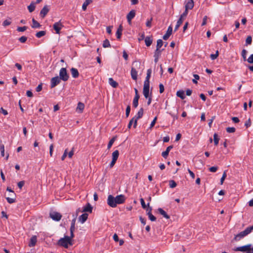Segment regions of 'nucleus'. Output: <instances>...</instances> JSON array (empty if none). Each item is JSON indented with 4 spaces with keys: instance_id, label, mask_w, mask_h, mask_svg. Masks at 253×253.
I'll return each mask as SVG.
<instances>
[{
    "instance_id": "obj_1",
    "label": "nucleus",
    "mask_w": 253,
    "mask_h": 253,
    "mask_svg": "<svg viewBox=\"0 0 253 253\" xmlns=\"http://www.w3.org/2000/svg\"><path fill=\"white\" fill-rule=\"evenodd\" d=\"M63 80V68H61L60 70L59 77L58 76L53 77L51 80V88H53L57 84H58L61 80Z\"/></svg>"
},
{
    "instance_id": "obj_2",
    "label": "nucleus",
    "mask_w": 253,
    "mask_h": 253,
    "mask_svg": "<svg viewBox=\"0 0 253 253\" xmlns=\"http://www.w3.org/2000/svg\"><path fill=\"white\" fill-rule=\"evenodd\" d=\"M141 63L138 61H133L132 63V66L131 69V77L132 79L134 80H136L137 79V71H136V68H139L140 66Z\"/></svg>"
},
{
    "instance_id": "obj_3",
    "label": "nucleus",
    "mask_w": 253,
    "mask_h": 253,
    "mask_svg": "<svg viewBox=\"0 0 253 253\" xmlns=\"http://www.w3.org/2000/svg\"><path fill=\"white\" fill-rule=\"evenodd\" d=\"M236 252H243L246 253H253L252 252V245L248 244L243 246L239 247L234 249Z\"/></svg>"
},
{
    "instance_id": "obj_4",
    "label": "nucleus",
    "mask_w": 253,
    "mask_h": 253,
    "mask_svg": "<svg viewBox=\"0 0 253 253\" xmlns=\"http://www.w3.org/2000/svg\"><path fill=\"white\" fill-rule=\"evenodd\" d=\"M252 232L248 228V227L246 228V229L238 234L236 235L234 238V240L237 241L240 240L241 239L243 238L245 236H247L248 234L251 233Z\"/></svg>"
},
{
    "instance_id": "obj_5",
    "label": "nucleus",
    "mask_w": 253,
    "mask_h": 253,
    "mask_svg": "<svg viewBox=\"0 0 253 253\" xmlns=\"http://www.w3.org/2000/svg\"><path fill=\"white\" fill-rule=\"evenodd\" d=\"M74 237V233H73V236H72L71 232H70V236L64 235V248H67L69 245H73L72 239Z\"/></svg>"
},
{
    "instance_id": "obj_6",
    "label": "nucleus",
    "mask_w": 253,
    "mask_h": 253,
    "mask_svg": "<svg viewBox=\"0 0 253 253\" xmlns=\"http://www.w3.org/2000/svg\"><path fill=\"white\" fill-rule=\"evenodd\" d=\"M107 204L112 208H115L117 206L115 197L112 195H109L108 196Z\"/></svg>"
},
{
    "instance_id": "obj_7",
    "label": "nucleus",
    "mask_w": 253,
    "mask_h": 253,
    "mask_svg": "<svg viewBox=\"0 0 253 253\" xmlns=\"http://www.w3.org/2000/svg\"><path fill=\"white\" fill-rule=\"evenodd\" d=\"M143 112H144V109L143 108H141L138 111V113H137V115L133 117V118L135 119V122L133 125V127L135 128H136L137 126V120L139 119H140L142 117L143 115Z\"/></svg>"
},
{
    "instance_id": "obj_8",
    "label": "nucleus",
    "mask_w": 253,
    "mask_h": 253,
    "mask_svg": "<svg viewBox=\"0 0 253 253\" xmlns=\"http://www.w3.org/2000/svg\"><path fill=\"white\" fill-rule=\"evenodd\" d=\"M49 216L53 220L55 221L60 220L62 217V215L60 213L56 211L50 212Z\"/></svg>"
},
{
    "instance_id": "obj_9",
    "label": "nucleus",
    "mask_w": 253,
    "mask_h": 253,
    "mask_svg": "<svg viewBox=\"0 0 253 253\" xmlns=\"http://www.w3.org/2000/svg\"><path fill=\"white\" fill-rule=\"evenodd\" d=\"M115 199L116 200V203H117V205L123 204L126 201V197L125 195L122 194L117 196L115 197Z\"/></svg>"
},
{
    "instance_id": "obj_10",
    "label": "nucleus",
    "mask_w": 253,
    "mask_h": 253,
    "mask_svg": "<svg viewBox=\"0 0 253 253\" xmlns=\"http://www.w3.org/2000/svg\"><path fill=\"white\" fill-rule=\"evenodd\" d=\"M150 84H144L143 93L146 98L149 97Z\"/></svg>"
},
{
    "instance_id": "obj_11",
    "label": "nucleus",
    "mask_w": 253,
    "mask_h": 253,
    "mask_svg": "<svg viewBox=\"0 0 253 253\" xmlns=\"http://www.w3.org/2000/svg\"><path fill=\"white\" fill-rule=\"evenodd\" d=\"M172 32V27L170 25L168 27L167 31L166 32V33L164 35L163 39L164 40H167L169 38L170 36L171 35Z\"/></svg>"
},
{
    "instance_id": "obj_12",
    "label": "nucleus",
    "mask_w": 253,
    "mask_h": 253,
    "mask_svg": "<svg viewBox=\"0 0 253 253\" xmlns=\"http://www.w3.org/2000/svg\"><path fill=\"white\" fill-rule=\"evenodd\" d=\"M53 29L56 31V34H59L60 31L62 28V23L61 21L58 22H56L53 25Z\"/></svg>"
},
{
    "instance_id": "obj_13",
    "label": "nucleus",
    "mask_w": 253,
    "mask_h": 253,
    "mask_svg": "<svg viewBox=\"0 0 253 253\" xmlns=\"http://www.w3.org/2000/svg\"><path fill=\"white\" fill-rule=\"evenodd\" d=\"M49 10L47 5H44L40 12V15L42 18H44Z\"/></svg>"
},
{
    "instance_id": "obj_14",
    "label": "nucleus",
    "mask_w": 253,
    "mask_h": 253,
    "mask_svg": "<svg viewBox=\"0 0 253 253\" xmlns=\"http://www.w3.org/2000/svg\"><path fill=\"white\" fill-rule=\"evenodd\" d=\"M135 11L134 10H131L130 12L127 14L126 16V18L127 21L129 23L131 22V20L135 17Z\"/></svg>"
},
{
    "instance_id": "obj_15",
    "label": "nucleus",
    "mask_w": 253,
    "mask_h": 253,
    "mask_svg": "<svg viewBox=\"0 0 253 253\" xmlns=\"http://www.w3.org/2000/svg\"><path fill=\"white\" fill-rule=\"evenodd\" d=\"M37 242V237L36 235L33 236L30 240L28 246L30 247H33L35 246Z\"/></svg>"
},
{
    "instance_id": "obj_16",
    "label": "nucleus",
    "mask_w": 253,
    "mask_h": 253,
    "mask_svg": "<svg viewBox=\"0 0 253 253\" xmlns=\"http://www.w3.org/2000/svg\"><path fill=\"white\" fill-rule=\"evenodd\" d=\"M194 1L193 0H189L185 5V8L186 10L192 9L194 7Z\"/></svg>"
},
{
    "instance_id": "obj_17",
    "label": "nucleus",
    "mask_w": 253,
    "mask_h": 253,
    "mask_svg": "<svg viewBox=\"0 0 253 253\" xmlns=\"http://www.w3.org/2000/svg\"><path fill=\"white\" fill-rule=\"evenodd\" d=\"M92 207L91 205L89 203H87L86 205L83 208V212H89L90 213L92 212Z\"/></svg>"
},
{
    "instance_id": "obj_18",
    "label": "nucleus",
    "mask_w": 253,
    "mask_h": 253,
    "mask_svg": "<svg viewBox=\"0 0 253 253\" xmlns=\"http://www.w3.org/2000/svg\"><path fill=\"white\" fill-rule=\"evenodd\" d=\"M173 148V146L172 145H170L169 146H168L167 149H166V150L165 151H164L162 152V156L164 158H167V157L169 155V151H170V150Z\"/></svg>"
},
{
    "instance_id": "obj_19",
    "label": "nucleus",
    "mask_w": 253,
    "mask_h": 253,
    "mask_svg": "<svg viewBox=\"0 0 253 253\" xmlns=\"http://www.w3.org/2000/svg\"><path fill=\"white\" fill-rule=\"evenodd\" d=\"M88 218V214L86 213H84L80 215L79 217V220L82 223H84Z\"/></svg>"
},
{
    "instance_id": "obj_20",
    "label": "nucleus",
    "mask_w": 253,
    "mask_h": 253,
    "mask_svg": "<svg viewBox=\"0 0 253 253\" xmlns=\"http://www.w3.org/2000/svg\"><path fill=\"white\" fill-rule=\"evenodd\" d=\"M76 218H74L71 221V226L70 228V232L71 233L72 236H73V233L75 229V223H76Z\"/></svg>"
},
{
    "instance_id": "obj_21",
    "label": "nucleus",
    "mask_w": 253,
    "mask_h": 253,
    "mask_svg": "<svg viewBox=\"0 0 253 253\" xmlns=\"http://www.w3.org/2000/svg\"><path fill=\"white\" fill-rule=\"evenodd\" d=\"M84 108V105L83 103L79 102L78 104L77 107L76 108V111L79 113H82Z\"/></svg>"
},
{
    "instance_id": "obj_22",
    "label": "nucleus",
    "mask_w": 253,
    "mask_h": 253,
    "mask_svg": "<svg viewBox=\"0 0 253 253\" xmlns=\"http://www.w3.org/2000/svg\"><path fill=\"white\" fill-rule=\"evenodd\" d=\"M122 31H123V26L122 25H120L116 32V36L117 38L118 39H120L121 37L122 34Z\"/></svg>"
},
{
    "instance_id": "obj_23",
    "label": "nucleus",
    "mask_w": 253,
    "mask_h": 253,
    "mask_svg": "<svg viewBox=\"0 0 253 253\" xmlns=\"http://www.w3.org/2000/svg\"><path fill=\"white\" fill-rule=\"evenodd\" d=\"M72 76L74 78H77L79 76V73L78 70L74 68H72L71 69Z\"/></svg>"
},
{
    "instance_id": "obj_24",
    "label": "nucleus",
    "mask_w": 253,
    "mask_h": 253,
    "mask_svg": "<svg viewBox=\"0 0 253 253\" xmlns=\"http://www.w3.org/2000/svg\"><path fill=\"white\" fill-rule=\"evenodd\" d=\"M73 155H74V148H72V150L69 153H68L67 149H66L64 150V158L67 156H68L69 158H71L72 157Z\"/></svg>"
},
{
    "instance_id": "obj_25",
    "label": "nucleus",
    "mask_w": 253,
    "mask_h": 253,
    "mask_svg": "<svg viewBox=\"0 0 253 253\" xmlns=\"http://www.w3.org/2000/svg\"><path fill=\"white\" fill-rule=\"evenodd\" d=\"M153 42V40L151 37L147 36L145 38V43L147 46H150Z\"/></svg>"
},
{
    "instance_id": "obj_26",
    "label": "nucleus",
    "mask_w": 253,
    "mask_h": 253,
    "mask_svg": "<svg viewBox=\"0 0 253 253\" xmlns=\"http://www.w3.org/2000/svg\"><path fill=\"white\" fill-rule=\"evenodd\" d=\"M159 212L164 217L167 219H169L170 218L169 216L167 213V212L162 208H159L158 209Z\"/></svg>"
},
{
    "instance_id": "obj_27",
    "label": "nucleus",
    "mask_w": 253,
    "mask_h": 253,
    "mask_svg": "<svg viewBox=\"0 0 253 253\" xmlns=\"http://www.w3.org/2000/svg\"><path fill=\"white\" fill-rule=\"evenodd\" d=\"M41 26V25L34 18L32 19V27L33 28H39Z\"/></svg>"
},
{
    "instance_id": "obj_28",
    "label": "nucleus",
    "mask_w": 253,
    "mask_h": 253,
    "mask_svg": "<svg viewBox=\"0 0 253 253\" xmlns=\"http://www.w3.org/2000/svg\"><path fill=\"white\" fill-rule=\"evenodd\" d=\"M152 208H150V211H149L148 212H147V215H148V217H149V219L152 221H154L156 220V218L155 216H154L151 211H152Z\"/></svg>"
},
{
    "instance_id": "obj_29",
    "label": "nucleus",
    "mask_w": 253,
    "mask_h": 253,
    "mask_svg": "<svg viewBox=\"0 0 253 253\" xmlns=\"http://www.w3.org/2000/svg\"><path fill=\"white\" fill-rule=\"evenodd\" d=\"M109 84L113 87L116 88L118 86V84L113 78H110L109 79Z\"/></svg>"
},
{
    "instance_id": "obj_30",
    "label": "nucleus",
    "mask_w": 253,
    "mask_h": 253,
    "mask_svg": "<svg viewBox=\"0 0 253 253\" xmlns=\"http://www.w3.org/2000/svg\"><path fill=\"white\" fill-rule=\"evenodd\" d=\"M92 0H85L82 5V9L83 10L86 9L87 6L92 2Z\"/></svg>"
},
{
    "instance_id": "obj_31",
    "label": "nucleus",
    "mask_w": 253,
    "mask_h": 253,
    "mask_svg": "<svg viewBox=\"0 0 253 253\" xmlns=\"http://www.w3.org/2000/svg\"><path fill=\"white\" fill-rule=\"evenodd\" d=\"M176 95L182 99H184L185 98L184 92L181 90L177 91Z\"/></svg>"
},
{
    "instance_id": "obj_32",
    "label": "nucleus",
    "mask_w": 253,
    "mask_h": 253,
    "mask_svg": "<svg viewBox=\"0 0 253 253\" xmlns=\"http://www.w3.org/2000/svg\"><path fill=\"white\" fill-rule=\"evenodd\" d=\"M219 140V138H218V134L215 133L213 134V141L214 145L217 146L218 145Z\"/></svg>"
},
{
    "instance_id": "obj_33",
    "label": "nucleus",
    "mask_w": 253,
    "mask_h": 253,
    "mask_svg": "<svg viewBox=\"0 0 253 253\" xmlns=\"http://www.w3.org/2000/svg\"><path fill=\"white\" fill-rule=\"evenodd\" d=\"M183 20L181 19V18H179V19L178 20L177 22V23H176V25L175 27V28H174V31H176L178 30V29L179 28V27L181 26V25L182 24V23H183Z\"/></svg>"
},
{
    "instance_id": "obj_34",
    "label": "nucleus",
    "mask_w": 253,
    "mask_h": 253,
    "mask_svg": "<svg viewBox=\"0 0 253 253\" xmlns=\"http://www.w3.org/2000/svg\"><path fill=\"white\" fill-rule=\"evenodd\" d=\"M46 34V32L45 31H41L37 32L36 34V37L38 38H40L42 36H45Z\"/></svg>"
},
{
    "instance_id": "obj_35",
    "label": "nucleus",
    "mask_w": 253,
    "mask_h": 253,
    "mask_svg": "<svg viewBox=\"0 0 253 253\" xmlns=\"http://www.w3.org/2000/svg\"><path fill=\"white\" fill-rule=\"evenodd\" d=\"M119 156V152L118 150H115L112 153V159L117 160Z\"/></svg>"
},
{
    "instance_id": "obj_36",
    "label": "nucleus",
    "mask_w": 253,
    "mask_h": 253,
    "mask_svg": "<svg viewBox=\"0 0 253 253\" xmlns=\"http://www.w3.org/2000/svg\"><path fill=\"white\" fill-rule=\"evenodd\" d=\"M28 9L30 12L34 11L35 9V3L33 2H31V4L28 6Z\"/></svg>"
},
{
    "instance_id": "obj_37",
    "label": "nucleus",
    "mask_w": 253,
    "mask_h": 253,
    "mask_svg": "<svg viewBox=\"0 0 253 253\" xmlns=\"http://www.w3.org/2000/svg\"><path fill=\"white\" fill-rule=\"evenodd\" d=\"M164 49H162V50L156 49L154 52V57H159L161 54V52L163 51Z\"/></svg>"
},
{
    "instance_id": "obj_38",
    "label": "nucleus",
    "mask_w": 253,
    "mask_h": 253,
    "mask_svg": "<svg viewBox=\"0 0 253 253\" xmlns=\"http://www.w3.org/2000/svg\"><path fill=\"white\" fill-rule=\"evenodd\" d=\"M163 44V42L161 39H159L157 42L156 49H160Z\"/></svg>"
},
{
    "instance_id": "obj_39",
    "label": "nucleus",
    "mask_w": 253,
    "mask_h": 253,
    "mask_svg": "<svg viewBox=\"0 0 253 253\" xmlns=\"http://www.w3.org/2000/svg\"><path fill=\"white\" fill-rule=\"evenodd\" d=\"M116 140V137H113L109 142L107 146V148L109 149L112 146L113 144L114 143V141Z\"/></svg>"
},
{
    "instance_id": "obj_40",
    "label": "nucleus",
    "mask_w": 253,
    "mask_h": 253,
    "mask_svg": "<svg viewBox=\"0 0 253 253\" xmlns=\"http://www.w3.org/2000/svg\"><path fill=\"white\" fill-rule=\"evenodd\" d=\"M247 53V51L246 49H244L242 50L241 55L243 58L244 61H246L247 59V57H246Z\"/></svg>"
},
{
    "instance_id": "obj_41",
    "label": "nucleus",
    "mask_w": 253,
    "mask_h": 253,
    "mask_svg": "<svg viewBox=\"0 0 253 253\" xmlns=\"http://www.w3.org/2000/svg\"><path fill=\"white\" fill-rule=\"evenodd\" d=\"M169 185L170 188H173L176 186L177 184L174 180H170L169 181Z\"/></svg>"
},
{
    "instance_id": "obj_42",
    "label": "nucleus",
    "mask_w": 253,
    "mask_h": 253,
    "mask_svg": "<svg viewBox=\"0 0 253 253\" xmlns=\"http://www.w3.org/2000/svg\"><path fill=\"white\" fill-rule=\"evenodd\" d=\"M103 46L104 48L109 47L110 46V42L108 40L106 39L105 41H104L103 43Z\"/></svg>"
},
{
    "instance_id": "obj_43",
    "label": "nucleus",
    "mask_w": 253,
    "mask_h": 253,
    "mask_svg": "<svg viewBox=\"0 0 253 253\" xmlns=\"http://www.w3.org/2000/svg\"><path fill=\"white\" fill-rule=\"evenodd\" d=\"M252 42V38L251 36L247 37L246 40V45L251 44Z\"/></svg>"
},
{
    "instance_id": "obj_44",
    "label": "nucleus",
    "mask_w": 253,
    "mask_h": 253,
    "mask_svg": "<svg viewBox=\"0 0 253 253\" xmlns=\"http://www.w3.org/2000/svg\"><path fill=\"white\" fill-rule=\"evenodd\" d=\"M0 151L1 152V156L3 157L4 156V145L3 144H0Z\"/></svg>"
},
{
    "instance_id": "obj_45",
    "label": "nucleus",
    "mask_w": 253,
    "mask_h": 253,
    "mask_svg": "<svg viewBox=\"0 0 253 253\" xmlns=\"http://www.w3.org/2000/svg\"><path fill=\"white\" fill-rule=\"evenodd\" d=\"M138 100H139V99H137L136 98H133V103H132L133 107H134V108L137 107V106L138 105Z\"/></svg>"
},
{
    "instance_id": "obj_46",
    "label": "nucleus",
    "mask_w": 253,
    "mask_h": 253,
    "mask_svg": "<svg viewBox=\"0 0 253 253\" xmlns=\"http://www.w3.org/2000/svg\"><path fill=\"white\" fill-rule=\"evenodd\" d=\"M218 55H219L218 51L217 50L215 54H211L210 57L212 60H214L216 58H217V57L218 56Z\"/></svg>"
},
{
    "instance_id": "obj_47",
    "label": "nucleus",
    "mask_w": 253,
    "mask_h": 253,
    "mask_svg": "<svg viewBox=\"0 0 253 253\" xmlns=\"http://www.w3.org/2000/svg\"><path fill=\"white\" fill-rule=\"evenodd\" d=\"M226 131L228 133H233L235 131L236 129L234 127H228L226 128Z\"/></svg>"
},
{
    "instance_id": "obj_48",
    "label": "nucleus",
    "mask_w": 253,
    "mask_h": 253,
    "mask_svg": "<svg viewBox=\"0 0 253 253\" xmlns=\"http://www.w3.org/2000/svg\"><path fill=\"white\" fill-rule=\"evenodd\" d=\"M27 29V27L23 26V27H18L17 29V31L19 32H22L25 31Z\"/></svg>"
},
{
    "instance_id": "obj_49",
    "label": "nucleus",
    "mask_w": 253,
    "mask_h": 253,
    "mask_svg": "<svg viewBox=\"0 0 253 253\" xmlns=\"http://www.w3.org/2000/svg\"><path fill=\"white\" fill-rule=\"evenodd\" d=\"M188 14V10L185 9L184 12L180 15V18L184 19Z\"/></svg>"
},
{
    "instance_id": "obj_50",
    "label": "nucleus",
    "mask_w": 253,
    "mask_h": 253,
    "mask_svg": "<svg viewBox=\"0 0 253 253\" xmlns=\"http://www.w3.org/2000/svg\"><path fill=\"white\" fill-rule=\"evenodd\" d=\"M134 122H135V119H134L133 118H132L130 120V121H129V123H128V124L127 128H128V129H130V128H131V126H132V124H133V123L134 124Z\"/></svg>"
},
{
    "instance_id": "obj_51",
    "label": "nucleus",
    "mask_w": 253,
    "mask_h": 253,
    "mask_svg": "<svg viewBox=\"0 0 253 253\" xmlns=\"http://www.w3.org/2000/svg\"><path fill=\"white\" fill-rule=\"evenodd\" d=\"M130 112V106L129 105H128L126 107V117H128L129 116Z\"/></svg>"
},
{
    "instance_id": "obj_52",
    "label": "nucleus",
    "mask_w": 253,
    "mask_h": 253,
    "mask_svg": "<svg viewBox=\"0 0 253 253\" xmlns=\"http://www.w3.org/2000/svg\"><path fill=\"white\" fill-rule=\"evenodd\" d=\"M27 40V38L25 36H22L19 39V41L21 43H24Z\"/></svg>"
},
{
    "instance_id": "obj_53",
    "label": "nucleus",
    "mask_w": 253,
    "mask_h": 253,
    "mask_svg": "<svg viewBox=\"0 0 253 253\" xmlns=\"http://www.w3.org/2000/svg\"><path fill=\"white\" fill-rule=\"evenodd\" d=\"M246 61L249 63L253 64V54H251Z\"/></svg>"
},
{
    "instance_id": "obj_54",
    "label": "nucleus",
    "mask_w": 253,
    "mask_h": 253,
    "mask_svg": "<svg viewBox=\"0 0 253 253\" xmlns=\"http://www.w3.org/2000/svg\"><path fill=\"white\" fill-rule=\"evenodd\" d=\"M152 19L153 18L151 17L150 19H148L147 20L146 23V25L147 27H151V23H152Z\"/></svg>"
},
{
    "instance_id": "obj_55",
    "label": "nucleus",
    "mask_w": 253,
    "mask_h": 253,
    "mask_svg": "<svg viewBox=\"0 0 253 253\" xmlns=\"http://www.w3.org/2000/svg\"><path fill=\"white\" fill-rule=\"evenodd\" d=\"M150 77H151V75L147 74L144 84H150L149 80H150Z\"/></svg>"
},
{
    "instance_id": "obj_56",
    "label": "nucleus",
    "mask_w": 253,
    "mask_h": 253,
    "mask_svg": "<svg viewBox=\"0 0 253 253\" xmlns=\"http://www.w3.org/2000/svg\"><path fill=\"white\" fill-rule=\"evenodd\" d=\"M7 202L9 204H12L15 202V199L11 198L9 197L6 198Z\"/></svg>"
},
{
    "instance_id": "obj_57",
    "label": "nucleus",
    "mask_w": 253,
    "mask_h": 253,
    "mask_svg": "<svg viewBox=\"0 0 253 253\" xmlns=\"http://www.w3.org/2000/svg\"><path fill=\"white\" fill-rule=\"evenodd\" d=\"M140 201V203H141V206H142V208L144 209H145L147 207V206L146 205V204L145 203L144 199L143 198H141Z\"/></svg>"
},
{
    "instance_id": "obj_58",
    "label": "nucleus",
    "mask_w": 253,
    "mask_h": 253,
    "mask_svg": "<svg viewBox=\"0 0 253 253\" xmlns=\"http://www.w3.org/2000/svg\"><path fill=\"white\" fill-rule=\"evenodd\" d=\"M226 171H224L223 173V175H222V176L221 177V179H220V183L221 184H222L223 183V181L225 179V178H226Z\"/></svg>"
},
{
    "instance_id": "obj_59",
    "label": "nucleus",
    "mask_w": 253,
    "mask_h": 253,
    "mask_svg": "<svg viewBox=\"0 0 253 253\" xmlns=\"http://www.w3.org/2000/svg\"><path fill=\"white\" fill-rule=\"evenodd\" d=\"M11 22L8 20H5L3 21L2 23V25L4 27H6L7 26H8L10 25Z\"/></svg>"
},
{
    "instance_id": "obj_60",
    "label": "nucleus",
    "mask_w": 253,
    "mask_h": 253,
    "mask_svg": "<svg viewBox=\"0 0 253 253\" xmlns=\"http://www.w3.org/2000/svg\"><path fill=\"white\" fill-rule=\"evenodd\" d=\"M217 169H218V167H211L209 168V170L211 172H215L216 171Z\"/></svg>"
},
{
    "instance_id": "obj_61",
    "label": "nucleus",
    "mask_w": 253,
    "mask_h": 253,
    "mask_svg": "<svg viewBox=\"0 0 253 253\" xmlns=\"http://www.w3.org/2000/svg\"><path fill=\"white\" fill-rule=\"evenodd\" d=\"M25 184V181H19L18 183H17V185H18V187L20 188V189H22V188L23 187V186H24Z\"/></svg>"
},
{
    "instance_id": "obj_62",
    "label": "nucleus",
    "mask_w": 253,
    "mask_h": 253,
    "mask_svg": "<svg viewBox=\"0 0 253 253\" xmlns=\"http://www.w3.org/2000/svg\"><path fill=\"white\" fill-rule=\"evenodd\" d=\"M251 125V119L249 118L245 124V126H246L247 128L250 126Z\"/></svg>"
},
{
    "instance_id": "obj_63",
    "label": "nucleus",
    "mask_w": 253,
    "mask_h": 253,
    "mask_svg": "<svg viewBox=\"0 0 253 253\" xmlns=\"http://www.w3.org/2000/svg\"><path fill=\"white\" fill-rule=\"evenodd\" d=\"M208 17L207 16H205L203 19V22L202 23V26H205L207 24V21Z\"/></svg>"
},
{
    "instance_id": "obj_64",
    "label": "nucleus",
    "mask_w": 253,
    "mask_h": 253,
    "mask_svg": "<svg viewBox=\"0 0 253 253\" xmlns=\"http://www.w3.org/2000/svg\"><path fill=\"white\" fill-rule=\"evenodd\" d=\"M160 93H162L165 90L164 86L162 84H159Z\"/></svg>"
}]
</instances>
